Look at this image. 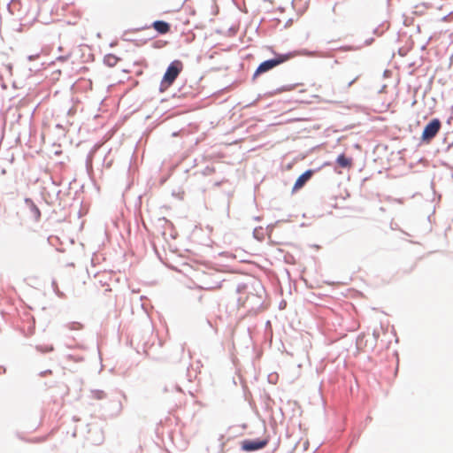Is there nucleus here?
Segmentation results:
<instances>
[{
  "mask_svg": "<svg viewBox=\"0 0 453 453\" xmlns=\"http://www.w3.org/2000/svg\"><path fill=\"white\" fill-rule=\"evenodd\" d=\"M183 65L180 60L173 61L164 74L161 85L165 88L171 86L182 71Z\"/></svg>",
  "mask_w": 453,
  "mask_h": 453,
  "instance_id": "nucleus-1",
  "label": "nucleus"
},
{
  "mask_svg": "<svg viewBox=\"0 0 453 453\" xmlns=\"http://www.w3.org/2000/svg\"><path fill=\"white\" fill-rule=\"evenodd\" d=\"M441 124L438 119H432L424 128L422 133V141L426 142H430L432 139H434L436 134L439 133L441 129Z\"/></svg>",
  "mask_w": 453,
  "mask_h": 453,
  "instance_id": "nucleus-2",
  "label": "nucleus"
},
{
  "mask_svg": "<svg viewBox=\"0 0 453 453\" xmlns=\"http://www.w3.org/2000/svg\"><path fill=\"white\" fill-rule=\"evenodd\" d=\"M288 59H289V56L282 55V56H279L276 58L266 60L259 65V66L257 67V69L256 71V74H259V73L267 72V71L273 69V67L277 66L278 65L287 61Z\"/></svg>",
  "mask_w": 453,
  "mask_h": 453,
  "instance_id": "nucleus-3",
  "label": "nucleus"
},
{
  "mask_svg": "<svg viewBox=\"0 0 453 453\" xmlns=\"http://www.w3.org/2000/svg\"><path fill=\"white\" fill-rule=\"evenodd\" d=\"M266 444V440H245L242 442V449L245 451H254L263 449Z\"/></svg>",
  "mask_w": 453,
  "mask_h": 453,
  "instance_id": "nucleus-4",
  "label": "nucleus"
},
{
  "mask_svg": "<svg viewBox=\"0 0 453 453\" xmlns=\"http://www.w3.org/2000/svg\"><path fill=\"white\" fill-rule=\"evenodd\" d=\"M313 173H314L313 170H307L302 175H300L293 186L292 193H296L298 190H300L307 183V181L312 177Z\"/></svg>",
  "mask_w": 453,
  "mask_h": 453,
  "instance_id": "nucleus-5",
  "label": "nucleus"
},
{
  "mask_svg": "<svg viewBox=\"0 0 453 453\" xmlns=\"http://www.w3.org/2000/svg\"><path fill=\"white\" fill-rule=\"evenodd\" d=\"M336 162L342 168H350L353 165L352 159L347 157L344 154L338 156Z\"/></svg>",
  "mask_w": 453,
  "mask_h": 453,
  "instance_id": "nucleus-6",
  "label": "nucleus"
},
{
  "mask_svg": "<svg viewBox=\"0 0 453 453\" xmlns=\"http://www.w3.org/2000/svg\"><path fill=\"white\" fill-rule=\"evenodd\" d=\"M119 60V58L113 54H108L104 58V64L110 67L115 66L118 64Z\"/></svg>",
  "mask_w": 453,
  "mask_h": 453,
  "instance_id": "nucleus-7",
  "label": "nucleus"
},
{
  "mask_svg": "<svg viewBox=\"0 0 453 453\" xmlns=\"http://www.w3.org/2000/svg\"><path fill=\"white\" fill-rule=\"evenodd\" d=\"M153 28H169V24L165 21H155L153 23Z\"/></svg>",
  "mask_w": 453,
  "mask_h": 453,
  "instance_id": "nucleus-8",
  "label": "nucleus"
},
{
  "mask_svg": "<svg viewBox=\"0 0 453 453\" xmlns=\"http://www.w3.org/2000/svg\"><path fill=\"white\" fill-rule=\"evenodd\" d=\"M31 207H32V210L35 212V217L39 218L40 215H41V212H40L39 209L36 207V205L34 204L32 202H31Z\"/></svg>",
  "mask_w": 453,
  "mask_h": 453,
  "instance_id": "nucleus-9",
  "label": "nucleus"
},
{
  "mask_svg": "<svg viewBox=\"0 0 453 453\" xmlns=\"http://www.w3.org/2000/svg\"><path fill=\"white\" fill-rule=\"evenodd\" d=\"M160 33H165L167 32L168 30H165V29H162V30H158Z\"/></svg>",
  "mask_w": 453,
  "mask_h": 453,
  "instance_id": "nucleus-10",
  "label": "nucleus"
}]
</instances>
